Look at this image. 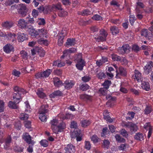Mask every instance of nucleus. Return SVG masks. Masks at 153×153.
<instances>
[{"instance_id": "nucleus-28", "label": "nucleus", "mask_w": 153, "mask_h": 153, "mask_svg": "<svg viewBox=\"0 0 153 153\" xmlns=\"http://www.w3.org/2000/svg\"><path fill=\"white\" fill-rule=\"evenodd\" d=\"M75 44V39L73 38L68 39L66 42V46L68 47H70L74 45Z\"/></svg>"}, {"instance_id": "nucleus-26", "label": "nucleus", "mask_w": 153, "mask_h": 153, "mask_svg": "<svg viewBox=\"0 0 153 153\" xmlns=\"http://www.w3.org/2000/svg\"><path fill=\"white\" fill-rule=\"evenodd\" d=\"M48 106L47 105H42L39 108V113H40L41 111L42 112V113L46 114L47 113L48 111Z\"/></svg>"}, {"instance_id": "nucleus-36", "label": "nucleus", "mask_w": 153, "mask_h": 153, "mask_svg": "<svg viewBox=\"0 0 153 153\" xmlns=\"http://www.w3.org/2000/svg\"><path fill=\"white\" fill-rule=\"evenodd\" d=\"M18 103H15V102H12L11 101H10L8 104V106L10 108H12L16 109L18 107L17 105Z\"/></svg>"}, {"instance_id": "nucleus-3", "label": "nucleus", "mask_w": 153, "mask_h": 153, "mask_svg": "<svg viewBox=\"0 0 153 153\" xmlns=\"http://www.w3.org/2000/svg\"><path fill=\"white\" fill-rule=\"evenodd\" d=\"M75 62L76 63V66L77 68L80 71L82 70L83 67L85 65V62L82 59V55L81 53L79 54L76 56L74 60Z\"/></svg>"}, {"instance_id": "nucleus-35", "label": "nucleus", "mask_w": 153, "mask_h": 153, "mask_svg": "<svg viewBox=\"0 0 153 153\" xmlns=\"http://www.w3.org/2000/svg\"><path fill=\"white\" fill-rule=\"evenodd\" d=\"M80 98L82 99L89 101L91 100L92 99L91 96L89 95H87L85 94H83L80 95Z\"/></svg>"}, {"instance_id": "nucleus-15", "label": "nucleus", "mask_w": 153, "mask_h": 153, "mask_svg": "<svg viewBox=\"0 0 153 153\" xmlns=\"http://www.w3.org/2000/svg\"><path fill=\"white\" fill-rule=\"evenodd\" d=\"M22 93H14L13 95V100L14 102L15 103H19L20 101V99H21V97L20 94Z\"/></svg>"}, {"instance_id": "nucleus-33", "label": "nucleus", "mask_w": 153, "mask_h": 153, "mask_svg": "<svg viewBox=\"0 0 153 153\" xmlns=\"http://www.w3.org/2000/svg\"><path fill=\"white\" fill-rule=\"evenodd\" d=\"M65 35H63L62 34L60 33L58 39V45L59 46H61L63 42V39Z\"/></svg>"}, {"instance_id": "nucleus-59", "label": "nucleus", "mask_w": 153, "mask_h": 153, "mask_svg": "<svg viewBox=\"0 0 153 153\" xmlns=\"http://www.w3.org/2000/svg\"><path fill=\"white\" fill-rule=\"evenodd\" d=\"M91 147V145L90 142L88 141H85V148L88 150H89Z\"/></svg>"}, {"instance_id": "nucleus-1", "label": "nucleus", "mask_w": 153, "mask_h": 153, "mask_svg": "<svg viewBox=\"0 0 153 153\" xmlns=\"http://www.w3.org/2000/svg\"><path fill=\"white\" fill-rule=\"evenodd\" d=\"M28 31L32 38H37V39L47 38L48 37V34L47 30L44 28H42L36 30L32 28L29 29Z\"/></svg>"}, {"instance_id": "nucleus-17", "label": "nucleus", "mask_w": 153, "mask_h": 153, "mask_svg": "<svg viewBox=\"0 0 153 153\" xmlns=\"http://www.w3.org/2000/svg\"><path fill=\"white\" fill-rule=\"evenodd\" d=\"M76 51L75 48H71L68 50H65L63 52V54L61 56V58H64V57L69 55L71 53H74Z\"/></svg>"}, {"instance_id": "nucleus-57", "label": "nucleus", "mask_w": 153, "mask_h": 153, "mask_svg": "<svg viewBox=\"0 0 153 153\" xmlns=\"http://www.w3.org/2000/svg\"><path fill=\"white\" fill-rule=\"evenodd\" d=\"M104 118L105 120H108L109 118V116L108 111L107 110L104 111L103 113Z\"/></svg>"}, {"instance_id": "nucleus-37", "label": "nucleus", "mask_w": 153, "mask_h": 153, "mask_svg": "<svg viewBox=\"0 0 153 153\" xmlns=\"http://www.w3.org/2000/svg\"><path fill=\"white\" fill-rule=\"evenodd\" d=\"M143 134L140 133H137L134 136L135 139L141 141L143 140Z\"/></svg>"}, {"instance_id": "nucleus-16", "label": "nucleus", "mask_w": 153, "mask_h": 153, "mask_svg": "<svg viewBox=\"0 0 153 153\" xmlns=\"http://www.w3.org/2000/svg\"><path fill=\"white\" fill-rule=\"evenodd\" d=\"M17 34V40L19 42H22L27 39V35L26 34L21 33H19Z\"/></svg>"}, {"instance_id": "nucleus-11", "label": "nucleus", "mask_w": 153, "mask_h": 153, "mask_svg": "<svg viewBox=\"0 0 153 153\" xmlns=\"http://www.w3.org/2000/svg\"><path fill=\"white\" fill-rule=\"evenodd\" d=\"M144 127L146 130H149L148 137V138H149L152 134V127L151 126L150 123H145L144 125Z\"/></svg>"}, {"instance_id": "nucleus-18", "label": "nucleus", "mask_w": 153, "mask_h": 153, "mask_svg": "<svg viewBox=\"0 0 153 153\" xmlns=\"http://www.w3.org/2000/svg\"><path fill=\"white\" fill-rule=\"evenodd\" d=\"M74 133L76 135V140L77 141H80L82 140V138L81 137V132L80 130L78 129H76L74 131Z\"/></svg>"}, {"instance_id": "nucleus-27", "label": "nucleus", "mask_w": 153, "mask_h": 153, "mask_svg": "<svg viewBox=\"0 0 153 153\" xmlns=\"http://www.w3.org/2000/svg\"><path fill=\"white\" fill-rule=\"evenodd\" d=\"M53 83L56 87H59L62 85V83L59 78H53Z\"/></svg>"}, {"instance_id": "nucleus-29", "label": "nucleus", "mask_w": 153, "mask_h": 153, "mask_svg": "<svg viewBox=\"0 0 153 153\" xmlns=\"http://www.w3.org/2000/svg\"><path fill=\"white\" fill-rule=\"evenodd\" d=\"M37 41L39 43L43 44L46 46L48 45L49 43V42L46 39H44V38L39 39L37 40Z\"/></svg>"}, {"instance_id": "nucleus-58", "label": "nucleus", "mask_w": 153, "mask_h": 153, "mask_svg": "<svg viewBox=\"0 0 153 153\" xmlns=\"http://www.w3.org/2000/svg\"><path fill=\"white\" fill-rule=\"evenodd\" d=\"M116 139L117 141L119 142H124L125 140L123 138L120 137V136L118 135L117 134L115 136Z\"/></svg>"}, {"instance_id": "nucleus-62", "label": "nucleus", "mask_w": 153, "mask_h": 153, "mask_svg": "<svg viewBox=\"0 0 153 153\" xmlns=\"http://www.w3.org/2000/svg\"><path fill=\"white\" fill-rule=\"evenodd\" d=\"M152 110L151 106H147L144 110V113L145 114H148L151 112Z\"/></svg>"}, {"instance_id": "nucleus-7", "label": "nucleus", "mask_w": 153, "mask_h": 153, "mask_svg": "<svg viewBox=\"0 0 153 153\" xmlns=\"http://www.w3.org/2000/svg\"><path fill=\"white\" fill-rule=\"evenodd\" d=\"M51 72L52 70L48 69L44 71L43 72L38 73L36 74V76L37 78L42 77H48L50 75Z\"/></svg>"}, {"instance_id": "nucleus-39", "label": "nucleus", "mask_w": 153, "mask_h": 153, "mask_svg": "<svg viewBox=\"0 0 153 153\" xmlns=\"http://www.w3.org/2000/svg\"><path fill=\"white\" fill-rule=\"evenodd\" d=\"M110 142L108 140H104L102 144V147L103 148L108 149L110 145Z\"/></svg>"}, {"instance_id": "nucleus-12", "label": "nucleus", "mask_w": 153, "mask_h": 153, "mask_svg": "<svg viewBox=\"0 0 153 153\" xmlns=\"http://www.w3.org/2000/svg\"><path fill=\"white\" fill-rule=\"evenodd\" d=\"M75 84L74 81L72 80H67L64 83V86L66 89H68L71 88Z\"/></svg>"}, {"instance_id": "nucleus-24", "label": "nucleus", "mask_w": 153, "mask_h": 153, "mask_svg": "<svg viewBox=\"0 0 153 153\" xmlns=\"http://www.w3.org/2000/svg\"><path fill=\"white\" fill-rule=\"evenodd\" d=\"M14 23L12 22H6L2 24V26L5 28L9 29L13 26Z\"/></svg>"}, {"instance_id": "nucleus-34", "label": "nucleus", "mask_w": 153, "mask_h": 153, "mask_svg": "<svg viewBox=\"0 0 153 153\" xmlns=\"http://www.w3.org/2000/svg\"><path fill=\"white\" fill-rule=\"evenodd\" d=\"M92 12L88 10H85L82 12H80L78 13L79 14H81L82 16H87L91 14Z\"/></svg>"}, {"instance_id": "nucleus-13", "label": "nucleus", "mask_w": 153, "mask_h": 153, "mask_svg": "<svg viewBox=\"0 0 153 153\" xmlns=\"http://www.w3.org/2000/svg\"><path fill=\"white\" fill-rule=\"evenodd\" d=\"M75 150V147L72 144H68L65 147V153H74Z\"/></svg>"}, {"instance_id": "nucleus-45", "label": "nucleus", "mask_w": 153, "mask_h": 153, "mask_svg": "<svg viewBox=\"0 0 153 153\" xmlns=\"http://www.w3.org/2000/svg\"><path fill=\"white\" fill-rule=\"evenodd\" d=\"M91 139L94 143H97L100 140V139L95 135H93L91 137Z\"/></svg>"}, {"instance_id": "nucleus-2", "label": "nucleus", "mask_w": 153, "mask_h": 153, "mask_svg": "<svg viewBox=\"0 0 153 153\" xmlns=\"http://www.w3.org/2000/svg\"><path fill=\"white\" fill-rule=\"evenodd\" d=\"M51 128L53 132L56 134H58V132H61L66 127L65 124L64 123L61 122L56 118L51 120Z\"/></svg>"}, {"instance_id": "nucleus-52", "label": "nucleus", "mask_w": 153, "mask_h": 153, "mask_svg": "<svg viewBox=\"0 0 153 153\" xmlns=\"http://www.w3.org/2000/svg\"><path fill=\"white\" fill-rule=\"evenodd\" d=\"M40 143L42 146L44 147H47L48 145V142L46 140H41L40 142Z\"/></svg>"}, {"instance_id": "nucleus-10", "label": "nucleus", "mask_w": 153, "mask_h": 153, "mask_svg": "<svg viewBox=\"0 0 153 153\" xmlns=\"http://www.w3.org/2000/svg\"><path fill=\"white\" fill-rule=\"evenodd\" d=\"M3 50L6 53H10L11 52L13 51L14 48L12 45L9 44L6 45L3 47Z\"/></svg>"}, {"instance_id": "nucleus-19", "label": "nucleus", "mask_w": 153, "mask_h": 153, "mask_svg": "<svg viewBox=\"0 0 153 153\" xmlns=\"http://www.w3.org/2000/svg\"><path fill=\"white\" fill-rule=\"evenodd\" d=\"M153 64V62L152 61H149V62H148L146 65L145 66L144 70L146 74H148L149 73L150 71L151 66H152Z\"/></svg>"}, {"instance_id": "nucleus-6", "label": "nucleus", "mask_w": 153, "mask_h": 153, "mask_svg": "<svg viewBox=\"0 0 153 153\" xmlns=\"http://www.w3.org/2000/svg\"><path fill=\"white\" fill-rule=\"evenodd\" d=\"M106 99L108 100L106 103V105L108 106L111 107L114 105L116 100L115 97H112L110 95H108L106 96Z\"/></svg>"}, {"instance_id": "nucleus-38", "label": "nucleus", "mask_w": 153, "mask_h": 153, "mask_svg": "<svg viewBox=\"0 0 153 153\" xmlns=\"http://www.w3.org/2000/svg\"><path fill=\"white\" fill-rule=\"evenodd\" d=\"M59 116L61 118H62L63 119H72L73 117V115L69 113L66 114L65 116H61L60 114H59Z\"/></svg>"}, {"instance_id": "nucleus-23", "label": "nucleus", "mask_w": 153, "mask_h": 153, "mask_svg": "<svg viewBox=\"0 0 153 153\" xmlns=\"http://www.w3.org/2000/svg\"><path fill=\"white\" fill-rule=\"evenodd\" d=\"M123 50L122 51V54L124 53H129L130 51V47L128 44L124 45L122 48Z\"/></svg>"}, {"instance_id": "nucleus-41", "label": "nucleus", "mask_w": 153, "mask_h": 153, "mask_svg": "<svg viewBox=\"0 0 153 153\" xmlns=\"http://www.w3.org/2000/svg\"><path fill=\"white\" fill-rule=\"evenodd\" d=\"M128 147V146L127 144H122L118 146V149L120 150L124 151L126 150Z\"/></svg>"}, {"instance_id": "nucleus-21", "label": "nucleus", "mask_w": 153, "mask_h": 153, "mask_svg": "<svg viewBox=\"0 0 153 153\" xmlns=\"http://www.w3.org/2000/svg\"><path fill=\"white\" fill-rule=\"evenodd\" d=\"M50 8L49 7H47L46 8V9L45 10L44 7L43 6H41L38 7V9L40 12L41 13L44 11L45 13L47 14L52 11L50 9Z\"/></svg>"}, {"instance_id": "nucleus-8", "label": "nucleus", "mask_w": 153, "mask_h": 153, "mask_svg": "<svg viewBox=\"0 0 153 153\" xmlns=\"http://www.w3.org/2000/svg\"><path fill=\"white\" fill-rule=\"evenodd\" d=\"M122 126H126L129 128L131 130L133 131H136L137 129V126L132 123H126L124 122H123Z\"/></svg>"}, {"instance_id": "nucleus-56", "label": "nucleus", "mask_w": 153, "mask_h": 153, "mask_svg": "<svg viewBox=\"0 0 153 153\" xmlns=\"http://www.w3.org/2000/svg\"><path fill=\"white\" fill-rule=\"evenodd\" d=\"M111 84V82L110 81L107 80L105 81L103 83V85L104 88L108 89Z\"/></svg>"}, {"instance_id": "nucleus-5", "label": "nucleus", "mask_w": 153, "mask_h": 153, "mask_svg": "<svg viewBox=\"0 0 153 153\" xmlns=\"http://www.w3.org/2000/svg\"><path fill=\"white\" fill-rule=\"evenodd\" d=\"M100 36L96 40V41L98 42L100 41H104L106 40V37H107L108 33L107 32L104 30H101L100 31Z\"/></svg>"}, {"instance_id": "nucleus-46", "label": "nucleus", "mask_w": 153, "mask_h": 153, "mask_svg": "<svg viewBox=\"0 0 153 153\" xmlns=\"http://www.w3.org/2000/svg\"><path fill=\"white\" fill-rule=\"evenodd\" d=\"M28 115L27 114L22 113L20 115V118L22 120H25L28 119Z\"/></svg>"}, {"instance_id": "nucleus-60", "label": "nucleus", "mask_w": 153, "mask_h": 153, "mask_svg": "<svg viewBox=\"0 0 153 153\" xmlns=\"http://www.w3.org/2000/svg\"><path fill=\"white\" fill-rule=\"evenodd\" d=\"M40 49L39 47H36L31 50V52L32 55H34L37 52H39Z\"/></svg>"}, {"instance_id": "nucleus-42", "label": "nucleus", "mask_w": 153, "mask_h": 153, "mask_svg": "<svg viewBox=\"0 0 153 153\" xmlns=\"http://www.w3.org/2000/svg\"><path fill=\"white\" fill-rule=\"evenodd\" d=\"M82 126L83 127H86L88 126L90 123V122L87 120H84L81 122Z\"/></svg>"}, {"instance_id": "nucleus-22", "label": "nucleus", "mask_w": 153, "mask_h": 153, "mask_svg": "<svg viewBox=\"0 0 153 153\" xmlns=\"http://www.w3.org/2000/svg\"><path fill=\"white\" fill-rule=\"evenodd\" d=\"M22 138L27 143L30 144L31 141V137L27 133H25L23 135Z\"/></svg>"}, {"instance_id": "nucleus-64", "label": "nucleus", "mask_w": 153, "mask_h": 153, "mask_svg": "<svg viewBox=\"0 0 153 153\" xmlns=\"http://www.w3.org/2000/svg\"><path fill=\"white\" fill-rule=\"evenodd\" d=\"M37 23L39 25H44L45 23V21L43 19H39L37 21Z\"/></svg>"}, {"instance_id": "nucleus-43", "label": "nucleus", "mask_w": 153, "mask_h": 153, "mask_svg": "<svg viewBox=\"0 0 153 153\" xmlns=\"http://www.w3.org/2000/svg\"><path fill=\"white\" fill-rule=\"evenodd\" d=\"M68 12L62 9L59 10L58 13V15L61 17H64L68 15Z\"/></svg>"}, {"instance_id": "nucleus-9", "label": "nucleus", "mask_w": 153, "mask_h": 153, "mask_svg": "<svg viewBox=\"0 0 153 153\" xmlns=\"http://www.w3.org/2000/svg\"><path fill=\"white\" fill-rule=\"evenodd\" d=\"M28 25V22L26 20L24 19H21L18 22V26L20 28H26Z\"/></svg>"}, {"instance_id": "nucleus-53", "label": "nucleus", "mask_w": 153, "mask_h": 153, "mask_svg": "<svg viewBox=\"0 0 153 153\" xmlns=\"http://www.w3.org/2000/svg\"><path fill=\"white\" fill-rule=\"evenodd\" d=\"M25 104L26 108L25 111L30 113L31 111V108L29 105L28 104V102H25Z\"/></svg>"}, {"instance_id": "nucleus-48", "label": "nucleus", "mask_w": 153, "mask_h": 153, "mask_svg": "<svg viewBox=\"0 0 153 153\" xmlns=\"http://www.w3.org/2000/svg\"><path fill=\"white\" fill-rule=\"evenodd\" d=\"M119 74L121 75L125 76L126 75V69L122 67H120L119 69Z\"/></svg>"}, {"instance_id": "nucleus-14", "label": "nucleus", "mask_w": 153, "mask_h": 153, "mask_svg": "<svg viewBox=\"0 0 153 153\" xmlns=\"http://www.w3.org/2000/svg\"><path fill=\"white\" fill-rule=\"evenodd\" d=\"M134 79H135L138 82H140L142 81L143 77L141 73L137 70H135L134 71Z\"/></svg>"}, {"instance_id": "nucleus-40", "label": "nucleus", "mask_w": 153, "mask_h": 153, "mask_svg": "<svg viewBox=\"0 0 153 153\" xmlns=\"http://www.w3.org/2000/svg\"><path fill=\"white\" fill-rule=\"evenodd\" d=\"M62 94L61 91H57L54 92L51 95V96L52 97H55L56 96H60Z\"/></svg>"}, {"instance_id": "nucleus-25", "label": "nucleus", "mask_w": 153, "mask_h": 153, "mask_svg": "<svg viewBox=\"0 0 153 153\" xmlns=\"http://www.w3.org/2000/svg\"><path fill=\"white\" fill-rule=\"evenodd\" d=\"M142 88L146 91H149L150 89V85L149 83L147 82L143 81L141 84Z\"/></svg>"}, {"instance_id": "nucleus-55", "label": "nucleus", "mask_w": 153, "mask_h": 153, "mask_svg": "<svg viewBox=\"0 0 153 153\" xmlns=\"http://www.w3.org/2000/svg\"><path fill=\"white\" fill-rule=\"evenodd\" d=\"M107 89L105 88H101L99 90V93L103 95H105L107 91Z\"/></svg>"}, {"instance_id": "nucleus-54", "label": "nucleus", "mask_w": 153, "mask_h": 153, "mask_svg": "<svg viewBox=\"0 0 153 153\" xmlns=\"http://www.w3.org/2000/svg\"><path fill=\"white\" fill-rule=\"evenodd\" d=\"M111 58L114 61H119L121 60V57L115 54L112 55Z\"/></svg>"}, {"instance_id": "nucleus-31", "label": "nucleus", "mask_w": 153, "mask_h": 153, "mask_svg": "<svg viewBox=\"0 0 153 153\" xmlns=\"http://www.w3.org/2000/svg\"><path fill=\"white\" fill-rule=\"evenodd\" d=\"M42 111H40L39 114V119L42 121L45 122L47 120V117L45 115V114L42 113Z\"/></svg>"}, {"instance_id": "nucleus-51", "label": "nucleus", "mask_w": 153, "mask_h": 153, "mask_svg": "<svg viewBox=\"0 0 153 153\" xmlns=\"http://www.w3.org/2000/svg\"><path fill=\"white\" fill-rule=\"evenodd\" d=\"M92 19L96 21H101L102 20V17L100 15L97 14L95 15L92 17Z\"/></svg>"}, {"instance_id": "nucleus-20", "label": "nucleus", "mask_w": 153, "mask_h": 153, "mask_svg": "<svg viewBox=\"0 0 153 153\" xmlns=\"http://www.w3.org/2000/svg\"><path fill=\"white\" fill-rule=\"evenodd\" d=\"M43 91V89L42 88H39L37 90L36 94L39 97L43 98L46 97L45 94Z\"/></svg>"}, {"instance_id": "nucleus-44", "label": "nucleus", "mask_w": 153, "mask_h": 153, "mask_svg": "<svg viewBox=\"0 0 153 153\" xmlns=\"http://www.w3.org/2000/svg\"><path fill=\"white\" fill-rule=\"evenodd\" d=\"M20 53L23 59L25 60L27 59L28 57L27 53L26 51H22L20 52Z\"/></svg>"}, {"instance_id": "nucleus-4", "label": "nucleus", "mask_w": 153, "mask_h": 153, "mask_svg": "<svg viewBox=\"0 0 153 153\" xmlns=\"http://www.w3.org/2000/svg\"><path fill=\"white\" fill-rule=\"evenodd\" d=\"M19 13L22 17L25 16L27 14V9L25 4H19L18 6Z\"/></svg>"}, {"instance_id": "nucleus-61", "label": "nucleus", "mask_w": 153, "mask_h": 153, "mask_svg": "<svg viewBox=\"0 0 153 153\" xmlns=\"http://www.w3.org/2000/svg\"><path fill=\"white\" fill-rule=\"evenodd\" d=\"M137 6L136 8V10L138 11V8H143L144 5L143 3L140 2H137Z\"/></svg>"}, {"instance_id": "nucleus-30", "label": "nucleus", "mask_w": 153, "mask_h": 153, "mask_svg": "<svg viewBox=\"0 0 153 153\" xmlns=\"http://www.w3.org/2000/svg\"><path fill=\"white\" fill-rule=\"evenodd\" d=\"M110 30L113 35H115L119 32V30L115 26H111L110 28Z\"/></svg>"}, {"instance_id": "nucleus-50", "label": "nucleus", "mask_w": 153, "mask_h": 153, "mask_svg": "<svg viewBox=\"0 0 153 153\" xmlns=\"http://www.w3.org/2000/svg\"><path fill=\"white\" fill-rule=\"evenodd\" d=\"M54 9H56L59 10H61L62 9L61 4L60 3H58L56 5H53L52 7V10H53Z\"/></svg>"}, {"instance_id": "nucleus-47", "label": "nucleus", "mask_w": 153, "mask_h": 153, "mask_svg": "<svg viewBox=\"0 0 153 153\" xmlns=\"http://www.w3.org/2000/svg\"><path fill=\"white\" fill-rule=\"evenodd\" d=\"M136 20V18L134 15H131L129 16V22L131 25H132Z\"/></svg>"}, {"instance_id": "nucleus-32", "label": "nucleus", "mask_w": 153, "mask_h": 153, "mask_svg": "<svg viewBox=\"0 0 153 153\" xmlns=\"http://www.w3.org/2000/svg\"><path fill=\"white\" fill-rule=\"evenodd\" d=\"M13 89L14 91L16 92V93H22L23 94L26 93V91L24 89L19 88L17 86L14 87Z\"/></svg>"}, {"instance_id": "nucleus-49", "label": "nucleus", "mask_w": 153, "mask_h": 153, "mask_svg": "<svg viewBox=\"0 0 153 153\" xmlns=\"http://www.w3.org/2000/svg\"><path fill=\"white\" fill-rule=\"evenodd\" d=\"M89 88V86L86 84H82L80 86V89L83 91H86Z\"/></svg>"}, {"instance_id": "nucleus-63", "label": "nucleus", "mask_w": 153, "mask_h": 153, "mask_svg": "<svg viewBox=\"0 0 153 153\" xmlns=\"http://www.w3.org/2000/svg\"><path fill=\"white\" fill-rule=\"evenodd\" d=\"M28 24L29 23L30 24H33L34 22L35 21L34 18H31L30 17H27L26 18Z\"/></svg>"}]
</instances>
